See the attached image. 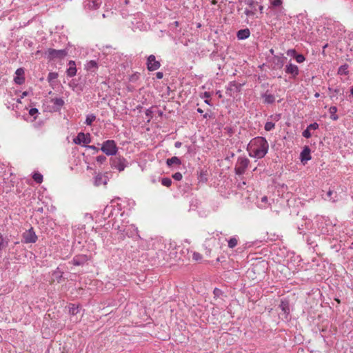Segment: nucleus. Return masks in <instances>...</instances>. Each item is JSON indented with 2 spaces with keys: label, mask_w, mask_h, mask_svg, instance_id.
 Listing matches in <instances>:
<instances>
[{
  "label": "nucleus",
  "mask_w": 353,
  "mask_h": 353,
  "mask_svg": "<svg viewBox=\"0 0 353 353\" xmlns=\"http://www.w3.org/2000/svg\"><path fill=\"white\" fill-rule=\"evenodd\" d=\"M269 145L265 138L257 137L254 138L248 145L250 156L261 159L268 153Z\"/></svg>",
  "instance_id": "obj_1"
},
{
  "label": "nucleus",
  "mask_w": 353,
  "mask_h": 353,
  "mask_svg": "<svg viewBox=\"0 0 353 353\" xmlns=\"http://www.w3.org/2000/svg\"><path fill=\"white\" fill-rule=\"evenodd\" d=\"M68 54V49L56 50L54 48H48L44 55L49 61L62 60Z\"/></svg>",
  "instance_id": "obj_2"
},
{
  "label": "nucleus",
  "mask_w": 353,
  "mask_h": 353,
  "mask_svg": "<svg viewBox=\"0 0 353 353\" xmlns=\"http://www.w3.org/2000/svg\"><path fill=\"white\" fill-rule=\"evenodd\" d=\"M110 164L112 168L122 172L128 166V162L123 157L114 155L110 159Z\"/></svg>",
  "instance_id": "obj_3"
},
{
  "label": "nucleus",
  "mask_w": 353,
  "mask_h": 353,
  "mask_svg": "<svg viewBox=\"0 0 353 353\" xmlns=\"http://www.w3.org/2000/svg\"><path fill=\"white\" fill-rule=\"evenodd\" d=\"M101 151L107 156L116 155L118 152V147L115 141L112 139L105 141L101 145Z\"/></svg>",
  "instance_id": "obj_4"
},
{
  "label": "nucleus",
  "mask_w": 353,
  "mask_h": 353,
  "mask_svg": "<svg viewBox=\"0 0 353 353\" xmlns=\"http://www.w3.org/2000/svg\"><path fill=\"white\" fill-rule=\"evenodd\" d=\"M249 164L250 160L246 157H239L234 168L235 174L241 176L245 174Z\"/></svg>",
  "instance_id": "obj_5"
},
{
  "label": "nucleus",
  "mask_w": 353,
  "mask_h": 353,
  "mask_svg": "<svg viewBox=\"0 0 353 353\" xmlns=\"http://www.w3.org/2000/svg\"><path fill=\"white\" fill-rule=\"evenodd\" d=\"M296 301V296L294 294H291L281 299L279 307L280 309H290L294 306V301Z\"/></svg>",
  "instance_id": "obj_6"
},
{
  "label": "nucleus",
  "mask_w": 353,
  "mask_h": 353,
  "mask_svg": "<svg viewBox=\"0 0 353 353\" xmlns=\"http://www.w3.org/2000/svg\"><path fill=\"white\" fill-rule=\"evenodd\" d=\"M22 237V242L25 243H34L38 239V237L33 228L32 227L29 230H26L25 232L23 233Z\"/></svg>",
  "instance_id": "obj_7"
},
{
  "label": "nucleus",
  "mask_w": 353,
  "mask_h": 353,
  "mask_svg": "<svg viewBox=\"0 0 353 353\" xmlns=\"http://www.w3.org/2000/svg\"><path fill=\"white\" fill-rule=\"evenodd\" d=\"M73 141L77 145L81 143L88 145L91 142V136L90 133L85 134L83 132L78 133L77 136L74 138Z\"/></svg>",
  "instance_id": "obj_8"
},
{
  "label": "nucleus",
  "mask_w": 353,
  "mask_h": 353,
  "mask_svg": "<svg viewBox=\"0 0 353 353\" xmlns=\"http://www.w3.org/2000/svg\"><path fill=\"white\" fill-rule=\"evenodd\" d=\"M146 65L149 71H155L161 67V63L156 60L154 55L150 54L147 58Z\"/></svg>",
  "instance_id": "obj_9"
},
{
  "label": "nucleus",
  "mask_w": 353,
  "mask_h": 353,
  "mask_svg": "<svg viewBox=\"0 0 353 353\" xmlns=\"http://www.w3.org/2000/svg\"><path fill=\"white\" fill-rule=\"evenodd\" d=\"M287 58L283 54L281 56L274 55L272 60V69H281L285 64Z\"/></svg>",
  "instance_id": "obj_10"
},
{
  "label": "nucleus",
  "mask_w": 353,
  "mask_h": 353,
  "mask_svg": "<svg viewBox=\"0 0 353 353\" xmlns=\"http://www.w3.org/2000/svg\"><path fill=\"white\" fill-rule=\"evenodd\" d=\"M285 73L290 74L292 78L295 79L299 74V70L296 65L289 63L285 65Z\"/></svg>",
  "instance_id": "obj_11"
},
{
  "label": "nucleus",
  "mask_w": 353,
  "mask_h": 353,
  "mask_svg": "<svg viewBox=\"0 0 353 353\" xmlns=\"http://www.w3.org/2000/svg\"><path fill=\"white\" fill-rule=\"evenodd\" d=\"M243 85V83H239L236 82L235 81H230L227 87V94L232 96V92H239L241 90V87Z\"/></svg>",
  "instance_id": "obj_12"
},
{
  "label": "nucleus",
  "mask_w": 353,
  "mask_h": 353,
  "mask_svg": "<svg viewBox=\"0 0 353 353\" xmlns=\"http://www.w3.org/2000/svg\"><path fill=\"white\" fill-rule=\"evenodd\" d=\"M312 158L311 157V150L309 146H304L303 150L300 154V160L305 165L309 160Z\"/></svg>",
  "instance_id": "obj_13"
},
{
  "label": "nucleus",
  "mask_w": 353,
  "mask_h": 353,
  "mask_svg": "<svg viewBox=\"0 0 353 353\" xmlns=\"http://www.w3.org/2000/svg\"><path fill=\"white\" fill-rule=\"evenodd\" d=\"M50 102L53 104L52 106V110L53 112H59L65 104V102L62 98L51 99Z\"/></svg>",
  "instance_id": "obj_14"
},
{
  "label": "nucleus",
  "mask_w": 353,
  "mask_h": 353,
  "mask_svg": "<svg viewBox=\"0 0 353 353\" xmlns=\"http://www.w3.org/2000/svg\"><path fill=\"white\" fill-rule=\"evenodd\" d=\"M88 261V257L85 254H79L74 256L72 263L76 266L84 265Z\"/></svg>",
  "instance_id": "obj_15"
},
{
  "label": "nucleus",
  "mask_w": 353,
  "mask_h": 353,
  "mask_svg": "<svg viewBox=\"0 0 353 353\" xmlns=\"http://www.w3.org/2000/svg\"><path fill=\"white\" fill-rule=\"evenodd\" d=\"M24 73L25 72L23 68H19L16 70V77L14 79L16 84L21 85L25 82Z\"/></svg>",
  "instance_id": "obj_16"
},
{
  "label": "nucleus",
  "mask_w": 353,
  "mask_h": 353,
  "mask_svg": "<svg viewBox=\"0 0 353 353\" xmlns=\"http://www.w3.org/2000/svg\"><path fill=\"white\" fill-rule=\"evenodd\" d=\"M106 174H107V172L105 174L99 173L94 178V185L99 186L102 184H103V185L107 184L108 178Z\"/></svg>",
  "instance_id": "obj_17"
},
{
  "label": "nucleus",
  "mask_w": 353,
  "mask_h": 353,
  "mask_svg": "<svg viewBox=\"0 0 353 353\" xmlns=\"http://www.w3.org/2000/svg\"><path fill=\"white\" fill-rule=\"evenodd\" d=\"M69 68L66 70V74L69 77H73L77 74V68L74 61L70 60L68 62Z\"/></svg>",
  "instance_id": "obj_18"
},
{
  "label": "nucleus",
  "mask_w": 353,
  "mask_h": 353,
  "mask_svg": "<svg viewBox=\"0 0 353 353\" xmlns=\"http://www.w3.org/2000/svg\"><path fill=\"white\" fill-rule=\"evenodd\" d=\"M261 97L263 99V103L265 104H272L275 102L274 95L268 93V91L261 94Z\"/></svg>",
  "instance_id": "obj_19"
},
{
  "label": "nucleus",
  "mask_w": 353,
  "mask_h": 353,
  "mask_svg": "<svg viewBox=\"0 0 353 353\" xmlns=\"http://www.w3.org/2000/svg\"><path fill=\"white\" fill-rule=\"evenodd\" d=\"M250 36V31L248 28L241 29L236 32V37L239 40H244Z\"/></svg>",
  "instance_id": "obj_20"
},
{
  "label": "nucleus",
  "mask_w": 353,
  "mask_h": 353,
  "mask_svg": "<svg viewBox=\"0 0 353 353\" xmlns=\"http://www.w3.org/2000/svg\"><path fill=\"white\" fill-rule=\"evenodd\" d=\"M243 2L245 4L248 5L250 8V10H253L256 13V6L259 4L258 1L255 0H239L238 3L241 4Z\"/></svg>",
  "instance_id": "obj_21"
},
{
  "label": "nucleus",
  "mask_w": 353,
  "mask_h": 353,
  "mask_svg": "<svg viewBox=\"0 0 353 353\" xmlns=\"http://www.w3.org/2000/svg\"><path fill=\"white\" fill-rule=\"evenodd\" d=\"M63 272L58 267L55 270L52 272L53 281H56L57 283H61L63 279Z\"/></svg>",
  "instance_id": "obj_22"
},
{
  "label": "nucleus",
  "mask_w": 353,
  "mask_h": 353,
  "mask_svg": "<svg viewBox=\"0 0 353 353\" xmlns=\"http://www.w3.org/2000/svg\"><path fill=\"white\" fill-rule=\"evenodd\" d=\"M174 164L178 165H181V159L177 157H172V158L168 159L166 160V165L168 167H171Z\"/></svg>",
  "instance_id": "obj_23"
},
{
  "label": "nucleus",
  "mask_w": 353,
  "mask_h": 353,
  "mask_svg": "<svg viewBox=\"0 0 353 353\" xmlns=\"http://www.w3.org/2000/svg\"><path fill=\"white\" fill-rule=\"evenodd\" d=\"M98 68V63L94 60L89 61L85 65V69L88 71H94Z\"/></svg>",
  "instance_id": "obj_24"
},
{
  "label": "nucleus",
  "mask_w": 353,
  "mask_h": 353,
  "mask_svg": "<svg viewBox=\"0 0 353 353\" xmlns=\"http://www.w3.org/2000/svg\"><path fill=\"white\" fill-rule=\"evenodd\" d=\"M9 241L10 240L8 237H3V234L0 233V251L8 245Z\"/></svg>",
  "instance_id": "obj_25"
},
{
  "label": "nucleus",
  "mask_w": 353,
  "mask_h": 353,
  "mask_svg": "<svg viewBox=\"0 0 353 353\" xmlns=\"http://www.w3.org/2000/svg\"><path fill=\"white\" fill-rule=\"evenodd\" d=\"M337 112V108L336 106H331L329 108V113L330 114V119L333 121H336L339 119L336 112Z\"/></svg>",
  "instance_id": "obj_26"
},
{
  "label": "nucleus",
  "mask_w": 353,
  "mask_h": 353,
  "mask_svg": "<svg viewBox=\"0 0 353 353\" xmlns=\"http://www.w3.org/2000/svg\"><path fill=\"white\" fill-rule=\"evenodd\" d=\"M32 179L37 183H41L43 182V175L39 172H34L32 174Z\"/></svg>",
  "instance_id": "obj_27"
},
{
  "label": "nucleus",
  "mask_w": 353,
  "mask_h": 353,
  "mask_svg": "<svg viewBox=\"0 0 353 353\" xmlns=\"http://www.w3.org/2000/svg\"><path fill=\"white\" fill-rule=\"evenodd\" d=\"M238 244V239L236 236L231 237L228 240V246L229 248H234Z\"/></svg>",
  "instance_id": "obj_28"
},
{
  "label": "nucleus",
  "mask_w": 353,
  "mask_h": 353,
  "mask_svg": "<svg viewBox=\"0 0 353 353\" xmlns=\"http://www.w3.org/2000/svg\"><path fill=\"white\" fill-rule=\"evenodd\" d=\"M207 171H204L203 170H201L200 171V173H199V175L198 176V179L199 181V182H202V183H205L208 181V178H207Z\"/></svg>",
  "instance_id": "obj_29"
},
{
  "label": "nucleus",
  "mask_w": 353,
  "mask_h": 353,
  "mask_svg": "<svg viewBox=\"0 0 353 353\" xmlns=\"http://www.w3.org/2000/svg\"><path fill=\"white\" fill-rule=\"evenodd\" d=\"M96 119V116L93 114H90L86 116L85 123L87 125H92L93 121Z\"/></svg>",
  "instance_id": "obj_30"
},
{
  "label": "nucleus",
  "mask_w": 353,
  "mask_h": 353,
  "mask_svg": "<svg viewBox=\"0 0 353 353\" xmlns=\"http://www.w3.org/2000/svg\"><path fill=\"white\" fill-rule=\"evenodd\" d=\"M347 68H348L347 64H344V65H341L338 70V74H339L341 75L347 74L348 72Z\"/></svg>",
  "instance_id": "obj_31"
},
{
  "label": "nucleus",
  "mask_w": 353,
  "mask_h": 353,
  "mask_svg": "<svg viewBox=\"0 0 353 353\" xmlns=\"http://www.w3.org/2000/svg\"><path fill=\"white\" fill-rule=\"evenodd\" d=\"M58 76H59V74L57 72H50L48 76V81L50 83H52L54 79H57Z\"/></svg>",
  "instance_id": "obj_32"
},
{
  "label": "nucleus",
  "mask_w": 353,
  "mask_h": 353,
  "mask_svg": "<svg viewBox=\"0 0 353 353\" xmlns=\"http://www.w3.org/2000/svg\"><path fill=\"white\" fill-rule=\"evenodd\" d=\"M112 210H113V206L107 205L105 209L103 210V214L104 216L108 215V217H110V216L112 214Z\"/></svg>",
  "instance_id": "obj_33"
},
{
  "label": "nucleus",
  "mask_w": 353,
  "mask_h": 353,
  "mask_svg": "<svg viewBox=\"0 0 353 353\" xmlns=\"http://www.w3.org/2000/svg\"><path fill=\"white\" fill-rule=\"evenodd\" d=\"M294 59L299 63H303L305 60V57H304V55L302 54H299L298 52L296 54V55L294 56Z\"/></svg>",
  "instance_id": "obj_34"
},
{
  "label": "nucleus",
  "mask_w": 353,
  "mask_h": 353,
  "mask_svg": "<svg viewBox=\"0 0 353 353\" xmlns=\"http://www.w3.org/2000/svg\"><path fill=\"white\" fill-rule=\"evenodd\" d=\"M161 184L165 187H170L172 185V180L168 177L161 179Z\"/></svg>",
  "instance_id": "obj_35"
},
{
  "label": "nucleus",
  "mask_w": 353,
  "mask_h": 353,
  "mask_svg": "<svg viewBox=\"0 0 353 353\" xmlns=\"http://www.w3.org/2000/svg\"><path fill=\"white\" fill-rule=\"evenodd\" d=\"M334 193V194H335V195L336 196V192H334L333 190H329L326 192V194H325V198H324V199H325V200H329V201H335V199H333V198L332 197V195Z\"/></svg>",
  "instance_id": "obj_36"
},
{
  "label": "nucleus",
  "mask_w": 353,
  "mask_h": 353,
  "mask_svg": "<svg viewBox=\"0 0 353 353\" xmlns=\"http://www.w3.org/2000/svg\"><path fill=\"white\" fill-rule=\"evenodd\" d=\"M275 128V123L271 121L266 122L264 128L266 131H271Z\"/></svg>",
  "instance_id": "obj_37"
},
{
  "label": "nucleus",
  "mask_w": 353,
  "mask_h": 353,
  "mask_svg": "<svg viewBox=\"0 0 353 353\" xmlns=\"http://www.w3.org/2000/svg\"><path fill=\"white\" fill-rule=\"evenodd\" d=\"M107 160V157L105 155H99L96 158V161L99 164H103Z\"/></svg>",
  "instance_id": "obj_38"
},
{
  "label": "nucleus",
  "mask_w": 353,
  "mask_h": 353,
  "mask_svg": "<svg viewBox=\"0 0 353 353\" xmlns=\"http://www.w3.org/2000/svg\"><path fill=\"white\" fill-rule=\"evenodd\" d=\"M106 307H116V309H117L118 307H121V304L118 305L117 301L116 300H112L110 303H108Z\"/></svg>",
  "instance_id": "obj_39"
},
{
  "label": "nucleus",
  "mask_w": 353,
  "mask_h": 353,
  "mask_svg": "<svg viewBox=\"0 0 353 353\" xmlns=\"http://www.w3.org/2000/svg\"><path fill=\"white\" fill-rule=\"evenodd\" d=\"M139 74L138 72H136L130 77L129 80L130 81L134 83L139 79Z\"/></svg>",
  "instance_id": "obj_40"
},
{
  "label": "nucleus",
  "mask_w": 353,
  "mask_h": 353,
  "mask_svg": "<svg viewBox=\"0 0 353 353\" xmlns=\"http://www.w3.org/2000/svg\"><path fill=\"white\" fill-rule=\"evenodd\" d=\"M319 124L316 122H314L308 125L307 128H308L310 130H315L319 128Z\"/></svg>",
  "instance_id": "obj_41"
},
{
  "label": "nucleus",
  "mask_w": 353,
  "mask_h": 353,
  "mask_svg": "<svg viewBox=\"0 0 353 353\" xmlns=\"http://www.w3.org/2000/svg\"><path fill=\"white\" fill-rule=\"evenodd\" d=\"M302 136L306 139H309L312 136V134L310 132V130H308V128H306L305 130H304L302 132Z\"/></svg>",
  "instance_id": "obj_42"
},
{
  "label": "nucleus",
  "mask_w": 353,
  "mask_h": 353,
  "mask_svg": "<svg viewBox=\"0 0 353 353\" xmlns=\"http://www.w3.org/2000/svg\"><path fill=\"white\" fill-rule=\"evenodd\" d=\"M213 293L214 294V297H221L223 294L222 290L217 288H214Z\"/></svg>",
  "instance_id": "obj_43"
},
{
  "label": "nucleus",
  "mask_w": 353,
  "mask_h": 353,
  "mask_svg": "<svg viewBox=\"0 0 353 353\" xmlns=\"http://www.w3.org/2000/svg\"><path fill=\"white\" fill-rule=\"evenodd\" d=\"M182 174L181 172H176L174 174H172V178L176 181H181L182 179Z\"/></svg>",
  "instance_id": "obj_44"
},
{
  "label": "nucleus",
  "mask_w": 353,
  "mask_h": 353,
  "mask_svg": "<svg viewBox=\"0 0 353 353\" xmlns=\"http://www.w3.org/2000/svg\"><path fill=\"white\" fill-rule=\"evenodd\" d=\"M297 53L296 50L295 49H289L286 52L287 55L290 56L292 57H294L296 54Z\"/></svg>",
  "instance_id": "obj_45"
},
{
  "label": "nucleus",
  "mask_w": 353,
  "mask_h": 353,
  "mask_svg": "<svg viewBox=\"0 0 353 353\" xmlns=\"http://www.w3.org/2000/svg\"><path fill=\"white\" fill-rule=\"evenodd\" d=\"M282 3H283V1L281 0H273L271 2V5L273 7H279V6H281Z\"/></svg>",
  "instance_id": "obj_46"
},
{
  "label": "nucleus",
  "mask_w": 353,
  "mask_h": 353,
  "mask_svg": "<svg viewBox=\"0 0 353 353\" xmlns=\"http://www.w3.org/2000/svg\"><path fill=\"white\" fill-rule=\"evenodd\" d=\"M39 112V110L37 108H32L29 110V114L32 117H34V119H36L35 115Z\"/></svg>",
  "instance_id": "obj_47"
},
{
  "label": "nucleus",
  "mask_w": 353,
  "mask_h": 353,
  "mask_svg": "<svg viewBox=\"0 0 353 353\" xmlns=\"http://www.w3.org/2000/svg\"><path fill=\"white\" fill-rule=\"evenodd\" d=\"M244 13L246 16L248 17H250V16H254L255 14V12H253V10H250L248 8H246L244 11Z\"/></svg>",
  "instance_id": "obj_48"
},
{
  "label": "nucleus",
  "mask_w": 353,
  "mask_h": 353,
  "mask_svg": "<svg viewBox=\"0 0 353 353\" xmlns=\"http://www.w3.org/2000/svg\"><path fill=\"white\" fill-rule=\"evenodd\" d=\"M85 148L93 150L95 151V152H99V150H101V148H99L96 147L95 145H85Z\"/></svg>",
  "instance_id": "obj_49"
},
{
  "label": "nucleus",
  "mask_w": 353,
  "mask_h": 353,
  "mask_svg": "<svg viewBox=\"0 0 353 353\" xmlns=\"http://www.w3.org/2000/svg\"><path fill=\"white\" fill-rule=\"evenodd\" d=\"M201 259H202V256L201 254H199L198 252H194L193 259H194L195 261H199V260H201Z\"/></svg>",
  "instance_id": "obj_50"
},
{
  "label": "nucleus",
  "mask_w": 353,
  "mask_h": 353,
  "mask_svg": "<svg viewBox=\"0 0 353 353\" xmlns=\"http://www.w3.org/2000/svg\"><path fill=\"white\" fill-rule=\"evenodd\" d=\"M205 246V254L206 256H210L211 254V249L209 248L206 244L204 245Z\"/></svg>",
  "instance_id": "obj_51"
},
{
  "label": "nucleus",
  "mask_w": 353,
  "mask_h": 353,
  "mask_svg": "<svg viewBox=\"0 0 353 353\" xmlns=\"http://www.w3.org/2000/svg\"><path fill=\"white\" fill-rule=\"evenodd\" d=\"M156 77L158 79H161L163 77V73L162 72H157L156 73Z\"/></svg>",
  "instance_id": "obj_52"
},
{
  "label": "nucleus",
  "mask_w": 353,
  "mask_h": 353,
  "mask_svg": "<svg viewBox=\"0 0 353 353\" xmlns=\"http://www.w3.org/2000/svg\"><path fill=\"white\" fill-rule=\"evenodd\" d=\"M152 110H150V109L146 110V111H145V115H146L147 117H152Z\"/></svg>",
  "instance_id": "obj_53"
},
{
  "label": "nucleus",
  "mask_w": 353,
  "mask_h": 353,
  "mask_svg": "<svg viewBox=\"0 0 353 353\" xmlns=\"http://www.w3.org/2000/svg\"><path fill=\"white\" fill-rule=\"evenodd\" d=\"M211 97L210 92H203V97L205 99H209Z\"/></svg>",
  "instance_id": "obj_54"
},
{
  "label": "nucleus",
  "mask_w": 353,
  "mask_h": 353,
  "mask_svg": "<svg viewBox=\"0 0 353 353\" xmlns=\"http://www.w3.org/2000/svg\"><path fill=\"white\" fill-rule=\"evenodd\" d=\"M181 145H182V143H181V142H180V141H176V142H175V143H174V146H175V148H179L181 146Z\"/></svg>",
  "instance_id": "obj_55"
},
{
  "label": "nucleus",
  "mask_w": 353,
  "mask_h": 353,
  "mask_svg": "<svg viewBox=\"0 0 353 353\" xmlns=\"http://www.w3.org/2000/svg\"><path fill=\"white\" fill-rule=\"evenodd\" d=\"M204 102H205L206 104L209 105H212V104H211V101H210V99H205V101H204Z\"/></svg>",
  "instance_id": "obj_56"
},
{
  "label": "nucleus",
  "mask_w": 353,
  "mask_h": 353,
  "mask_svg": "<svg viewBox=\"0 0 353 353\" xmlns=\"http://www.w3.org/2000/svg\"><path fill=\"white\" fill-rule=\"evenodd\" d=\"M340 88H336V89H334L333 92L336 94H338L340 93Z\"/></svg>",
  "instance_id": "obj_57"
},
{
  "label": "nucleus",
  "mask_w": 353,
  "mask_h": 353,
  "mask_svg": "<svg viewBox=\"0 0 353 353\" xmlns=\"http://www.w3.org/2000/svg\"><path fill=\"white\" fill-rule=\"evenodd\" d=\"M28 94V92L27 91H24L21 96V99H23L24 97L27 96Z\"/></svg>",
  "instance_id": "obj_58"
},
{
  "label": "nucleus",
  "mask_w": 353,
  "mask_h": 353,
  "mask_svg": "<svg viewBox=\"0 0 353 353\" xmlns=\"http://www.w3.org/2000/svg\"><path fill=\"white\" fill-rule=\"evenodd\" d=\"M170 25H171V26H172V25H173V26H174L175 27H177V26H179V23L178 21H174V22H173L172 23H171Z\"/></svg>",
  "instance_id": "obj_59"
},
{
  "label": "nucleus",
  "mask_w": 353,
  "mask_h": 353,
  "mask_svg": "<svg viewBox=\"0 0 353 353\" xmlns=\"http://www.w3.org/2000/svg\"><path fill=\"white\" fill-rule=\"evenodd\" d=\"M263 6H259V10L260 11L261 13H263Z\"/></svg>",
  "instance_id": "obj_60"
},
{
  "label": "nucleus",
  "mask_w": 353,
  "mask_h": 353,
  "mask_svg": "<svg viewBox=\"0 0 353 353\" xmlns=\"http://www.w3.org/2000/svg\"><path fill=\"white\" fill-rule=\"evenodd\" d=\"M268 85H269V84H268V83H263V84L261 85V87H262L263 88H266V87H268Z\"/></svg>",
  "instance_id": "obj_61"
},
{
  "label": "nucleus",
  "mask_w": 353,
  "mask_h": 353,
  "mask_svg": "<svg viewBox=\"0 0 353 353\" xmlns=\"http://www.w3.org/2000/svg\"><path fill=\"white\" fill-rule=\"evenodd\" d=\"M268 201V198L267 196H263L262 199H261V201L262 202H265Z\"/></svg>",
  "instance_id": "obj_62"
},
{
  "label": "nucleus",
  "mask_w": 353,
  "mask_h": 353,
  "mask_svg": "<svg viewBox=\"0 0 353 353\" xmlns=\"http://www.w3.org/2000/svg\"><path fill=\"white\" fill-rule=\"evenodd\" d=\"M264 77H265V76L264 77L259 76L257 80L259 81H261L263 80V79H264Z\"/></svg>",
  "instance_id": "obj_63"
},
{
  "label": "nucleus",
  "mask_w": 353,
  "mask_h": 353,
  "mask_svg": "<svg viewBox=\"0 0 353 353\" xmlns=\"http://www.w3.org/2000/svg\"><path fill=\"white\" fill-rule=\"evenodd\" d=\"M350 93L353 96V85L350 88Z\"/></svg>",
  "instance_id": "obj_64"
}]
</instances>
